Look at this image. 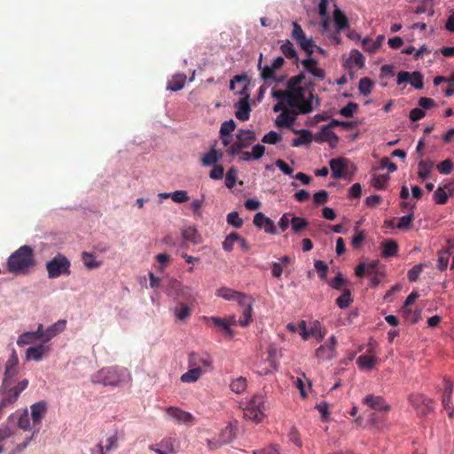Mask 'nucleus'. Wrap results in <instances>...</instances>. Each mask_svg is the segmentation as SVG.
<instances>
[{
    "instance_id": "obj_27",
    "label": "nucleus",
    "mask_w": 454,
    "mask_h": 454,
    "mask_svg": "<svg viewBox=\"0 0 454 454\" xmlns=\"http://www.w3.org/2000/svg\"><path fill=\"white\" fill-rule=\"evenodd\" d=\"M237 142L243 147L247 148L256 141L255 133L251 129H239L236 135Z\"/></svg>"
},
{
    "instance_id": "obj_1",
    "label": "nucleus",
    "mask_w": 454,
    "mask_h": 454,
    "mask_svg": "<svg viewBox=\"0 0 454 454\" xmlns=\"http://www.w3.org/2000/svg\"><path fill=\"white\" fill-rule=\"evenodd\" d=\"M189 370L182 374L184 383L196 382L203 374L213 369V359L206 352H192L188 357Z\"/></svg>"
},
{
    "instance_id": "obj_21",
    "label": "nucleus",
    "mask_w": 454,
    "mask_h": 454,
    "mask_svg": "<svg viewBox=\"0 0 454 454\" xmlns=\"http://www.w3.org/2000/svg\"><path fill=\"white\" fill-rule=\"evenodd\" d=\"M317 143L328 142L332 147L339 142V137L329 127L322 126L318 134L315 137Z\"/></svg>"
},
{
    "instance_id": "obj_47",
    "label": "nucleus",
    "mask_w": 454,
    "mask_h": 454,
    "mask_svg": "<svg viewBox=\"0 0 454 454\" xmlns=\"http://www.w3.org/2000/svg\"><path fill=\"white\" fill-rule=\"evenodd\" d=\"M351 302V293L348 289H345L341 295L339 296L336 300V303L340 309L348 308Z\"/></svg>"
},
{
    "instance_id": "obj_59",
    "label": "nucleus",
    "mask_w": 454,
    "mask_h": 454,
    "mask_svg": "<svg viewBox=\"0 0 454 454\" xmlns=\"http://www.w3.org/2000/svg\"><path fill=\"white\" fill-rule=\"evenodd\" d=\"M413 220H414L413 214H409L407 215H403L399 219V222H398L396 227L399 230H408L411 228Z\"/></svg>"
},
{
    "instance_id": "obj_14",
    "label": "nucleus",
    "mask_w": 454,
    "mask_h": 454,
    "mask_svg": "<svg viewBox=\"0 0 454 454\" xmlns=\"http://www.w3.org/2000/svg\"><path fill=\"white\" fill-rule=\"evenodd\" d=\"M273 98H277L279 102H286V105L291 108L299 109L301 113V105L298 102V99L301 98V94L299 92L294 93L293 91L286 90H273L272 91Z\"/></svg>"
},
{
    "instance_id": "obj_3",
    "label": "nucleus",
    "mask_w": 454,
    "mask_h": 454,
    "mask_svg": "<svg viewBox=\"0 0 454 454\" xmlns=\"http://www.w3.org/2000/svg\"><path fill=\"white\" fill-rule=\"evenodd\" d=\"M35 264L33 248L22 246L12 253L7 261V269L15 275L26 274Z\"/></svg>"
},
{
    "instance_id": "obj_5",
    "label": "nucleus",
    "mask_w": 454,
    "mask_h": 454,
    "mask_svg": "<svg viewBox=\"0 0 454 454\" xmlns=\"http://www.w3.org/2000/svg\"><path fill=\"white\" fill-rule=\"evenodd\" d=\"M244 416L258 424L265 417V401L262 395H254L243 408Z\"/></svg>"
},
{
    "instance_id": "obj_32",
    "label": "nucleus",
    "mask_w": 454,
    "mask_h": 454,
    "mask_svg": "<svg viewBox=\"0 0 454 454\" xmlns=\"http://www.w3.org/2000/svg\"><path fill=\"white\" fill-rule=\"evenodd\" d=\"M384 42V35L377 36L376 40H372L370 38H364L362 41L363 48L365 51L372 54L375 53L382 45Z\"/></svg>"
},
{
    "instance_id": "obj_38",
    "label": "nucleus",
    "mask_w": 454,
    "mask_h": 454,
    "mask_svg": "<svg viewBox=\"0 0 454 454\" xmlns=\"http://www.w3.org/2000/svg\"><path fill=\"white\" fill-rule=\"evenodd\" d=\"M398 252V245L395 240L388 239L382 243V255L386 258L395 256Z\"/></svg>"
},
{
    "instance_id": "obj_6",
    "label": "nucleus",
    "mask_w": 454,
    "mask_h": 454,
    "mask_svg": "<svg viewBox=\"0 0 454 454\" xmlns=\"http://www.w3.org/2000/svg\"><path fill=\"white\" fill-rule=\"evenodd\" d=\"M70 265L69 260L65 255L58 254L46 263L48 278H57L61 275H70Z\"/></svg>"
},
{
    "instance_id": "obj_50",
    "label": "nucleus",
    "mask_w": 454,
    "mask_h": 454,
    "mask_svg": "<svg viewBox=\"0 0 454 454\" xmlns=\"http://www.w3.org/2000/svg\"><path fill=\"white\" fill-rule=\"evenodd\" d=\"M409 82L415 89L420 90L424 86L423 75L419 72L415 71L411 74Z\"/></svg>"
},
{
    "instance_id": "obj_49",
    "label": "nucleus",
    "mask_w": 454,
    "mask_h": 454,
    "mask_svg": "<svg viewBox=\"0 0 454 454\" xmlns=\"http://www.w3.org/2000/svg\"><path fill=\"white\" fill-rule=\"evenodd\" d=\"M37 340L35 338V334L31 332H26L18 337L17 344L20 347L35 343Z\"/></svg>"
},
{
    "instance_id": "obj_12",
    "label": "nucleus",
    "mask_w": 454,
    "mask_h": 454,
    "mask_svg": "<svg viewBox=\"0 0 454 454\" xmlns=\"http://www.w3.org/2000/svg\"><path fill=\"white\" fill-rule=\"evenodd\" d=\"M300 335L304 340L313 337L317 342H321L325 336V331L321 328L318 321L314 322L313 325L308 330L306 328V322L301 320L300 323Z\"/></svg>"
},
{
    "instance_id": "obj_4",
    "label": "nucleus",
    "mask_w": 454,
    "mask_h": 454,
    "mask_svg": "<svg viewBox=\"0 0 454 454\" xmlns=\"http://www.w3.org/2000/svg\"><path fill=\"white\" fill-rule=\"evenodd\" d=\"M247 76L243 75H235L232 80H231L230 82V90H235V83H243V86L240 90H239L237 93L241 95L242 98L239 99L238 103L235 104V107L237 108V111L235 113V116L238 120L241 121H246L250 117V112H251V106L249 105V98L250 95L247 91Z\"/></svg>"
},
{
    "instance_id": "obj_13",
    "label": "nucleus",
    "mask_w": 454,
    "mask_h": 454,
    "mask_svg": "<svg viewBox=\"0 0 454 454\" xmlns=\"http://www.w3.org/2000/svg\"><path fill=\"white\" fill-rule=\"evenodd\" d=\"M149 449L158 454H176L178 452V443L176 438L165 437L160 442L150 445Z\"/></svg>"
},
{
    "instance_id": "obj_37",
    "label": "nucleus",
    "mask_w": 454,
    "mask_h": 454,
    "mask_svg": "<svg viewBox=\"0 0 454 454\" xmlns=\"http://www.w3.org/2000/svg\"><path fill=\"white\" fill-rule=\"evenodd\" d=\"M236 434L234 433L232 424L229 423V425L225 427V428L221 432L219 435V445L230 443L234 440Z\"/></svg>"
},
{
    "instance_id": "obj_35",
    "label": "nucleus",
    "mask_w": 454,
    "mask_h": 454,
    "mask_svg": "<svg viewBox=\"0 0 454 454\" xmlns=\"http://www.w3.org/2000/svg\"><path fill=\"white\" fill-rule=\"evenodd\" d=\"M434 164L432 160H420L419 162V171H418V176L420 179H422L423 181L427 180V178H429V176H430V173L434 168Z\"/></svg>"
},
{
    "instance_id": "obj_33",
    "label": "nucleus",
    "mask_w": 454,
    "mask_h": 454,
    "mask_svg": "<svg viewBox=\"0 0 454 454\" xmlns=\"http://www.w3.org/2000/svg\"><path fill=\"white\" fill-rule=\"evenodd\" d=\"M296 133H299L300 136L297 138H294L292 142V146L294 147H299L301 145H308L311 143L313 139L312 133L308 129H301L295 131Z\"/></svg>"
},
{
    "instance_id": "obj_7",
    "label": "nucleus",
    "mask_w": 454,
    "mask_h": 454,
    "mask_svg": "<svg viewBox=\"0 0 454 454\" xmlns=\"http://www.w3.org/2000/svg\"><path fill=\"white\" fill-rule=\"evenodd\" d=\"M124 378L123 371L115 367L103 368L93 377L94 383H99L104 386H118Z\"/></svg>"
},
{
    "instance_id": "obj_48",
    "label": "nucleus",
    "mask_w": 454,
    "mask_h": 454,
    "mask_svg": "<svg viewBox=\"0 0 454 454\" xmlns=\"http://www.w3.org/2000/svg\"><path fill=\"white\" fill-rule=\"evenodd\" d=\"M238 176V169L234 167H231L228 169L225 175V185L227 188L231 189L234 187Z\"/></svg>"
},
{
    "instance_id": "obj_17",
    "label": "nucleus",
    "mask_w": 454,
    "mask_h": 454,
    "mask_svg": "<svg viewBox=\"0 0 454 454\" xmlns=\"http://www.w3.org/2000/svg\"><path fill=\"white\" fill-rule=\"evenodd\" d=\"M167 414L178 423H184L189 426L194 424L193 416L190 412L183 411L179 408L168 407L167 409Z\"/></svg>"
},
{
    "instance_id": "obj_23",
    "label": "nucleus",
    "mask_w": 454,
    "mask_h": 454,
    "mask_svg": "<svg viewBox=\"0 0 454 454\" xmlns=\"http://www.w3.org/2000/svg\"><path fill=\"white\" fill-rule=\"evenodd\" d=\"M50 351V348L45 346L44 343H41L39 345L29 347L26 350V360H34V361H41L44 355L48 354Z\"/></svg>"
},
{
    "instance_id": "obj_34",
    "label": "nucleus",
    "mask_w": 454,
    "mask_h": 454,
    "mask_svg": "<svg viewBox=\"0 0 454 454\" xmlns=\"http://www.w3.org/2000/svg\"><path fill=\"white\" fill-rule=\"evenodd\" d=\"M280 50L286 59H293L294 64H298L299 57L297 55V51L294 49V44L289 40L284 42L280 46Z\"/></svg>"
},
{
    "instance_id": "obj_54",
    "label": "nucleus",
    "mask_w": 454,
    "mask_h": 454,
    "mask_svg": "<svg viewBox=\"0 0 454 454\" xmlns=\"http://www.w3.org/2000/svg\"><path fill=\"white\" fill-rule=\"evenodd\" d=\"M442 403L443 405V408L447 411L449 418L453 419L454 406L452 403V395H442Z\"/></svg>"
},
{
    "instance_id": "obj_53",
    "label": "nucleus",
    "mask_w": 454,
    "mask_h": 454,
    "mask_svg": "<svg viewBox=\"0 0 454 454\" xmlns=\"http://www.w3.org/2000/svg\"><path fill=\"white\" fill-rule=\"evenodd\" d=\"M389 179V176L387 175H378L374 176L372 180V184L374 188L378 190H382L386 187V184Z\"/></svg>"
},
{
    "instance_id": "obj_52",
    "label": "nucleus",
    "mask_w": 454,
    "mask_h": 454,
    "mask_svg": "<svg viewBox=\"0 0 454 454\" xmlns=\"http://www.w3.org/2000/svg\"><path fill=\"white\" fill-rule=\"evenodd\" d=\"M349 61L357 67L362 68L364 66V58L358 50H352L349 56Z\"/></svg>"
},
{
    "instance_id": "obj_56",
    "label": "nucleus",
    "mask_w": 454,
    "mask_h": 454,
    "mask_svg": "<svg viewBox=\"0 0 454 454\" xmlns=\"http://www.w3.org/2000/svg\"><path fill=\"white\" fill-rule=\"evenodd\" d=\"M357 109L358 105L356 103L349 102L346 106L340 110V114L346 118H351Z\"/></svg>"
},
{
    "instance_id": "obj_57",
    "label": "nucleus",
    "mask_w": 454,
    "mask_h": 454,
    "mask_svg": "<svg viewBox=\"0 0 454 454\" xmlns=\"http://www.w3.org/2000/svg\"><path fill=\"white\" fill-rule=\"evenodd\" d=\"M425 266H426L425 264L420 263V264H417V265L413 266L411 270H409V271L407 273V278H408L409 281H411V282L416 281L419 278V277L420 273L422 272Z\"/></svg>"
},
{
    "instance_id": "obj_51",
    "label": "nucleus",
    "mask_w": 454,
    "mask_h": 454,
    "mask_svg": "<svg viewBox=\"0 0 454 454\" xmlns=\"http://www.w3.org/2000/svg\"><path fill=\"white\" fill-rule=\"evenodd\" d=\"M450 255V253L448 249L442 250L439 253L438 260H437V268L440 270H445L448 266L449 257Z\"/></svg>"
},
{
    "instance_id": "obj_15",
    "label": "nucleus",
    "mask_w": 454,
    "mask_h": 454,
    "mask_svg": "<svg viewBox=\"0 0 454 454\" xmlns=\"http://www.w3.org/2000/svg\"><path fill=\"white\" fill-rule=\"evenodd\" d=\"M303 68L313 75L316 80L322 81L325 77V71L318 67V62L317 59L312 58L311 56L303 59L301 62Z\"/></svg>"
},
{
    "instance_id": "obj_58",
    "label": "nucleus",
    "mask_w": 454,
    "mask_h": 454,
    "mask_svg": "<svg viewBox=\"0 0 454 454\" xmlns=\"http://www.w3.org/2000/svg\"><path fill=\"white\" fill-rule=\"evenodd\" d=\"M282 140V137L276 131H270L263 136L262 142L264 144L276 145Z\"/></svg>"
},
{
    "instance_id": "obj_46",
    "label": "nucleus",
    "mask_w": 454,
    "mask_h": 454,
    "mask_svg": "<svg viewBox=\"0 0 454 454\" xmlns=\"http://www.w3.org/2000/svg\"><path fill=\"white\" fill-rule=\"evenodd\" d=\"M372 82L368 77H363L359 81L358 90L364 96H368L372 92Z\"/></svg>"
},
{
    "instance_id": "obj_39",
    "label": "nucleus",
    "mask_w": 454,
    "mask_h": 454,
    "mask_svg": "<svg viewBox=\"0 0 454 454\" xmlns=\"http://www.w3.org/2000/svg\"><path fill=\"white\" fill-rule=\"evenodd\" d=\"M376 360L375 356L363 355L356 359V364L361 370H371L373 368Z\"/></svg>"
},
{
    "instance_id": "obj_22",
    "label": "nucleus",
    "mask_w": 454,
    "mask_h": 454,
    "mask_svg": "<svg viewBox=\"0 0 454 454\" xmlns=\"http://www.w3.org/2000/svg\"><path fill=\"white\" fill-rule=\"evenodd\" d=\"M333 20L335 29L338 33H341L344 30L349 28V21L345 13L337 6L334 5L333 12Z\"/></svg>"
},
{
    "instance_id": "obj_64",
    "label": "nucleus",
    "mask_w": 454,
    "mask_h": 454,
    "mask_svg": "<svg viewBox=\"0 0 454 454\" xmlns=\"http://www.w3.org/2000/svg\"><path fill=\"white\" fill-rule=\"evenodd\" d=\"M434 200L436 204L444 205L448 200V195L442 187H438L434 193Z\"/></svg>"
},
{
    "instance_id": "obj_63",
    "label": "nucleus",
    "mask_w": 454,
    "mask_h": 454,
    "mask_svg": "<svg viewBox=\"0 0 454 454\" xmlns=\"http://www.w3.org/2000/svg\"><path fill=\"white\" fill-rule=\"evenodd\" d=\"M182 235L184 240L191 241L194 244L198 243L196 240L197 230L194 227L189 226L184 229Z\"/></svg>"
},
{
    "instance_id": "obj_42",
    "label": "nucleus",
    "mask_w": 454,
    "mask_h": 454,
    "mask_svg": "<svg viewBox=\"0 0 454 454\" xmlns=\"http://www.w3.org/2000/svg\"><path fill=\"white\" fill-rule=\"evenodd\" d=\"M216 295L226 301H235L239 296V292L231 288L222 287L216 291Z\"/></svg>"
},
{
    "instance_id": "obj_55",
    "label": "nucleus",
    "mask_w": 454,
    "mask_h": 454,
    "mask_svg": "<svg viewBox=\"0 0 454 454\" xmlns=\"http://www.w3.org/2000/svg\"><path fill=\"white\" fill-rule=\"evenodd\" d=\"M308 224H309L308 222L304 218H301V217L294 216L291 219L292 230L294 232H299L302 229L306 228L308 226Z\"/></svg>"
},
{
    "instance_id": "obj_19",
    "label": "nucleus",
    "mask_w": 454,
    "mask_h": 454,
    "mask_svg": "<svg viewBox=\"0 0 454 454\" xmlns=\"http://www.w3.org/2000/svg\"><path fill=\"white\" fill-rule=\"evenodd\" d=\"M293 110L285 109L276 119V125L278 127L291 128L298 114H301L299 109L292 108Z\"/></svg>"
},
{
    "instance_id": "obj_43",
    "label": "nucleus",
    "mask_w": 454,
    "mask_h": 454,
    "mask_svg": "<svg viewBox=\"0 0 454 454\" xmlns=\"http://www.w3.org/2000/svg\"><path fill=\"white\" fill-rule=\"evenodd\" d=\"M297 43H299L301 48L306 52L308 57L313 54L316 44L314 43L312 38H307L305 35L303 39H300Z\"/></svg>"
},
{
    "instance_id": "obj_24",
    "label": "nucleus",
    "mask_w": 454,
    "mask_h": 454,
    "mask_svg": "<svg viewBox=\"0 0 454 454\" xmlns=\"http://www.w3.org/2000/svg\"><path fill=\"white\" fill-rule=\"evenodd\" d=\"M2 400L0 402V407L4 410V408L10 406L13 404L18 397L19 394L16 392V390L12 387V385L9 386L8 387H4L2 385Z\"/></svg>"
},
{
    "instance_id": "obj_36",
    "label": "nucleus",
    "mask_w": 454,
    "mask_h": 454,
    "mask_svg": "<svg viewBox=\"0 0 454 454\" xmlns=\"http://www.w3.org/2000/svg\"><path fill=\"white\" fill-rule=\"evenodd\" d=\"M174 314L178 320L184 321L190 317L192 309L188 306L187 302H180L177 306L175 307Z\"/></svg>"
},
{
    "instance_id": "obj_11",
    "label": "nucleus",
    "mask_w": 454,
    "mask_h": 454,
    "mask_svg": "<svg viewBox=\"0 0 454 454\" xmlns=\"http://www.w3.org/2000/svg\"><path fill=\"white\" fill-rule=\"evenodd\" d=\"M19 373V357L17 352L14 348L12 349V352L5 363V370L3 380L4 387H8L12 385L14 382L15 377Z\"/></svg>"
},
{
    "instance_id": "obj_45",
    "label": "nucleus",
    "mask_w": 454,
    "mask_h": 454,
    "mask_svg": "<svg viewBox=\"0 0 454 454\" xmlns=\"http://www.w3.org/2000/svg\"><path fill=\"white\" fill-rule=\"evenodd\" d=\"M239 239V234L237 232L230 233L223 242V248L227 252H231L233 250V247L235 242Z\"/></svg>"
},
{
    "instance_id": "obj_10",
    "label": "nucleus",
    "mask_w": 454,
    "mask_h": 454,
    "mask_svg": "<svg viewBox=\"0 0 454 454\" xmlns=\"http://www.w3.org/2000/svg\"><path fill=\"white\" fill-rule=\"evenodd\" d=\"M33 436L34 434H32L30 436L26 437L22 442H18L20 437L17 431L12 429L9 427L0 428V442L8 438H12V442L15 444V446L12 450V454H16L24 450L28 445L29 442L32 440Z\"/></svg>"
},
{
    "instance_id": "obj_8",
    "label": "nucleus",
    "mask_w": 454,
    "mask_h": 454,
    "mask_svg": "<svg viewBox=\"0 0 454 454\" xmlns=\"http://www.w3.org/2000/svg\"><path fill=\"white\" fill-rule=\"evenodd\" d=\"M409 402L420 417H425L434 411V400L423 394H411Z\"/></svg>"
},
{
    "instance_id": "obj_25",
    "label": "nucleus",
    "mask_w": 454,
    "mask_h": 454,
    "mask_svg": "<svg viewBox=\"0 0 454 454\" xmlns=\"http://www.w3.org/2000/svg\"><path fill=\"white\" fill-rule=\"evenodd\" d=\"M364 403L374 410L389 411L390 407L381 396L368 395L364 398Z\"/></svg>"
},
{
    "instance_id": "obj_62",
    "label": "nucleus",
    "mask_w": 454,
    "mask_h": 454,
    "mask_svg": "<svg viewBox=\"0 0 454 454\" xmlns=\"http://www.w3.org/2000/svg\"><path fill=\"white\" fill-rule=\"evenodd\" d=\"M236 129V123L233 120L225 121L221 124L220 135H231Z\"/></svg>"
},
{
    "instance_id": "obj_31",
    "label": "nucleus",
    "mask_w": 454,
    "mask_h": 454,
    "mask_svg": "<svg viewBox=\"0 0 454 454\" xmlns=\"http://www.w3.org/2000/svg\"><path fill=\"white\" fill-rule=\"evenodd\" d=\"M186 82V75L184 74H177L171 77L167 83V90L171 91H178L182 90Z\"/></svg>"
},
{
    "instance_id": "obj_26",
    "label": "nucleus",
    "mask_w": 454,
    "mask_h": 454,
    "mask_svg": "<svg viewBox=\"0 0 454 454\" xmlns=\"http://www.w3.org/2000/svg\"><path fill=\"white\" fill-rule=\"evenodd\" d=\"M332 176L334 179H340L344 176V172L346 171V160L343 158H334L332 159L329 162Z\"/></svg>"
},
{
    "instance_id": "obj_2",
    "label": "nucleus",
    "mask_w": 454,
    "mask_h": 454,
    "mask_svg": "<svg viewBox=\"0 0 454 454\" xmlns=\"http://www.w3.org/2000/svg\"><path fill=\"white\" fill-rule=\"evenodd\" d=\"M305 79L304 73H301L297 75L291 77L286 83L287 90L294 93L299 92L301 94L298 102L301 105V114H308L311 113L315 107H317L320 104V100L317 96H315L312 91H309L306 96L307 88L301 86L302 81Z\"/></svg>"
},
{
    "instance_id": "obj_30",
    "label": "nucleus",
    "mask_w": 454,
    "mask_h": 454,
    "mask_svg": "<svg viewBox=\"0 0 454 454\" xmlns=\"http://www.w3.org/2000/svg\"><path fill=\"white\" fill-rule=\"evenodd\" d=\"M66 327V320H59L44 331V343L50 341L54 336L61 333Z\"/></svg>"
},
{
    "instance_id": "obj_18",
    "label": "nucleus",
    "mask_w": 454,
    "mask_h": 454,
    "mask_svg": "<svg viewBox=\"0 0 454 454\" xmlns=\"http://www.w3.org/2000/svg\"><path fill=\"white\" fill-rule=\"evenodd\" d=\"M254 224L259 228L263 229L265 232L270 234H276L277 229L271 219L267 217L263 213L259 212L254 216Z\"/></svg>"
},
{
    "instance_id": "obj_41",
    "label": "nucleus",
    "mask_w": 454,
    "mask_h": 454,
    "mask_svg": "<svg viewBox=\"0 0 454 454\" xmlns=\"http://www.w3.org/2000/svg\"><path fill=\"white\" fill-rule=\"evenodd\" d=\"M82 260L85 267L89 270L97 269L101 265V262L96 261L95 256L88 252L82 254Z\"/></svg>"
},
{
    "instance_id": "obj_44",
    "label": "nucleus",
    "mask_w": 454,
    "mask_h": 454,
    "mask_svg": "<svg viewBox=\"0 0 454 454\" xmlns=\"http://www.w3.org/2000/svg\"><path fill=\"white\" fill-rule=\"evenodd\" d=\"M253 306L243 308L241 317L239 320V325L242 327L247 326L252 322Z\"/></svg>"
},
{
    "instance_id": "obj_16",
    "label": "nucleus",
    "mask_w": 454,
    "mask_h": 454,
    "mask_svg": "<svg viewBox=\"0 0 454 454\" xmlns=\"http://www.w3.org/2000/svg\"><path fill=\"white\" fill-rule=\"evenodd\" d=\"M337 345V340L334 336H331L328 341L321 345L316 350V356L317 358L330 360L335 356V347Z\"/></svg>"
},
{
    "instance_id": "obj_20",
    "label": "nucleus",
    "mask_w": 454,
    "mask_h": 454,
    "mask_svg": "<svg viewBox=\"0 0 454 454\" xmlns=\"http://www.w3.org/2000/svg\"><path fill=\"white\" fill-rule=\"evenodd\" d=\"M262 54H260V58L258 60V69L261 71V77L264 82H281L282 79L278 78L276 76V72L278 71L274 66L271 64L269 66L262 67Z\"/></svg>"
},
{
    "instance_id": "obj_9",
    "label": "nucleus",
    "mask_w": 454,
    "mask_h": 454,
    "mask_svg": "<svg viewBox=\"0 0 454 454\" xmlns=\"http://www.w3.org/2000/svg\"><path fill=\"white\" fill-rule=\"evenodd\" d=\"M168 295L175 299H182L187 303H192L197 299V294L192 287L184 286L178 281H174L171 284Z\"/></svg>"
},
{
    "instance_id": "obj_29",
    "label": "nucleus",
    "mask_w": 454,
    "mask_h": 454,
    "mask_svg": "<svg viewBox=\"0 0 454 454\" xmlns=\"http://www.w3.org/2000/svg\"><path fill=\"white\" fill-rule=\"evenodd\" d=\"M223 153L217 151L214 146L210 151L205 153L201 158V164L203 166H214L222 159Z\"/></svg>"
},
{
    "instance_id": "obj_61",
    "label": "nucleus",
    "mask_w": 454,
    "mask_h": 454,
    "mask_svg": "<svg viewBox=\"0 0 454 454\" xmlns=\"http://www.w3.org/2000/svg\"><path fill=\"white\" fill-rule=\"evenodd\" d=\"M227 223L235 228H240L243 225V220L236 211L231 212L227 215Z\"/></svg>"
},
{
    "instance_id": "obj_60",
    "label": "nucleus",
    "mask_w": 454,
    "mask_h": 454,
    "mask_svg": "<svg viewBox=\"0 0 454 454\" xmlns=\"http://www.w3.org/2000/svg\"><path fill=\"white\" fill-rule=\"evenodd\" d=\"M205 201V195L202 194L200 199L193 200L191 204V209L192 210V213L196 216H201V207Z\"/></svg>"
},
{
    "instance_id": "obj_40",
    "label": "nucleus",
    "mask_w": 454,
    "mask_h": 454,
    "mask_svg": "<svg viewBox=\"0 0 454 454\" xmlns=\"http://www.w3.org/2000/svg\"><path fill=\"white\" fill-rule=\"evenodd\" d=\"M247 387V379L244 377H239L237 379H234L231 380L230 384L231 391H233L236 394L243 393L246 390Z\"/></svg>"
},
{
    "instance_id": "obj_28",
    "label": "nucleus",
    "mask_w": 454,
    "mask_h": 454,
    "mask_svg": "<svg viewBox=\"0 0 454 454\" xmlns=\"http://www.w3.org/2000/svg\"><path fill=\"white\" fill-rule=\"evenodd\" d=\"M46 403L43 401L31 405V417L35 425L41 423L42 419L46 413Z\"/></svg>"
}]
</instances>
